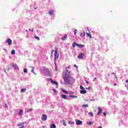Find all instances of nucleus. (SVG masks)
Listing matches in <instances>:
<instances>
[{
  "instance_id": "2",
  "label": "nucleus",
  "mask_w": 128,
  "mask_h": 128,
  "mask_svg": "<svg viewBox=\"0 0 128 128\" xmlns=\"http://www.w3.org/2000/svg\"><path fill=\"white\" fill-rule=\"evenodd\" d=\"M55 50H54V62H56V60H58V56H60V55L58 54V48H54Z\"/></svg>"
},
{
  "instance_id": "9",
  "label": "nucleus",
  "mask_w": 128,
  "mask_h": 128,
  "mask_svg": "<svg viewBox=\"0 0 128 128\" xmlns=\"http://www.w3.org/2000/svg\"><path fill=\"white\" fill-rule=\"evenodd\" d=\"M24 122H22V123H20L17 124V126H22L21 127H20V128H24Z\"/></svg>"
},
{
  "instance_id": "33",
  "label": "nucleus",
  "mask_w": 128,
  "mask_h": 128,
  "mask_svg": "<svg viewBox=\"0 0 128 128\" xmlns=\"http://www.w3.org/2000/svg\"><path fill=\"white\" fill-rule=\"evenodd\" d=\"M80 90H84V88L82 86H80Z\"/></svg>"
},
{
  "instance_id": "26",
  "label": "nucleus",
  "mask_w": 128,
  "mask_h": 128,
  "mask_svg": "<svg viewBox=\"0 0 128 128\" xmlns=\"http://www.w3.org/2000/svg\"><path fill=\"white\" fill-rule=\"evenodd\" d=\"M16 54V50H12L11 52V54Z\"/></svg>"
},
{
  "instance_id": "6",
  "label": "nucleus",
  "mask_w": 128,
  "mask_h": 128,
  "mask_svg": "<svg viewBox=\"0 0 128 128\" xmlns=\"http://www.w3.org/2000/svg\"><path fill=\"white\" fill-rule=\"evenodd\" d=\"M41 118L43 121H46L48 120V116L43 114Z\"/></svg>"
},
{
  "instance_id": "5",
  "label": "nucleus",
  "mask_w": 128,
  "mask_h": 128,
  "mask_svg": "<svg viewBox=\"0 0 128 128\" xmlns=\"http://www.w3.org/2000/svg\"><path fill=\"white\" fill-rule=\"evenodd\" d=\"M6 42L8 44V46H12V41L11 38H8Z\"/></svg>"
},
{
  "instance_id": "14",
  "label": "nucleus",
  "mask_w": 128,
  "mask_h": 128,
  "mask_svg": "<svg viewBox=\"0 0 128 128\" xmlns=\"http://www.w3.org/2000/svg\"><path fill=\"white\" fill-rule=\"evenodd\" d=\"M86 34L87 36L90 38V39L92 38V34L90 33H86Z\"/></svg>"
},
{
  "instance_id": "43",
  "label": "nucleus",
  "mask_w": 128,
  "mask_h": 128,
  "mask_svg": "<svg viewBox=\"0 0 128 128\" xmlns=\"http://www.w3.org/2000/svg\"><path fill=\"white\" fill-rule=\"evenodd\" d=\"M97 128H102V126H98Z\"/></svg>"
},
{
  "instance_id": "19",
  "label": "nucleus",
  "mask_w": 128,
  "mask_h": 128,
  "mask_svg": "<svg viewBox=\"0 0 128 128\" xmlns=\"http://www.w3.org/2000/svg\"><path fill=\"white\" fill-rule=\"evenodd\" d=\"M88 115L92 116V118L94 116V114L92 113V112H89Z\"/></svg>"
},
{
  "instance_id": "42",
  "label": "nucleus",
  "mask_w": 128,
  "mask_h": 128,
  "mask_svg": "<svg viewBox=\"0 0 128 128\" xmlns=\"http://www.w3.org/2000/svg\"><path fill=\"white\" fill-rule=\"evenodd\" d=\"M80 36H83L82 33L80 34Z\"/></svg>"
},
{
  "instance_id": "24",
  "label": "nucleus",
  "mask_w": 128,
  "mask_h": 128,
  "mask_svg": "<svg viewBox=\"0 0 128 128\" xmlns=\"http://www.w3.org/2000/svg\"><path fill=\"white\" fill-rule=\"evenodd\" d=\"M54 64L56 66L55 70L56 72H58V66L56 65V62H54Z\"/></svg>"
},
{
  "instance_id": "4",
  "label": "nucleus",
  "mask_w": 128,
  "mask_h": 128,
  "mask_svg": "<svg viewBox=\"0 0 128 128\" xmlns=\"http://www.w3.org/2000/svg\"><path fill=\"white\" fill-rule=\"evenodd\" d=\"M48 80H50V84H54L56 85V88L58 86V82L54 81V80H52V78H49Z\"/></svg>"
},
{
  "instance_id": "27",
  "label": "nucleus",
  "mask_w": 128,
  "mask_h": 128,
  "mask_svg": "<svg viewBox=\"0 0 128 128\" xmlns=\"http://www.w3.org/2000/svg\"><path fill=\"white\" fill-rule=\"evenodd\" d=\"M68 124H74V122H70V121H69L68 122Z\"/></svg>"
},
{
  "instance_id": "28",
  "label": "nucleus",
  "mask_w": 128,
  "mask_h": 128,
  "mask_svg": "<svg viewBox=\"0 0 128 128\" xmlns=\"http://www.w3.org/2000/svg\"><path fill=\"white\" fill-rule=\"evenodd\" d=\"M52 14H54V10H51L49 12V14L50 16H52Z\"/></svg>"
},
{
  "instance_id": "12",
  "label": "nucleus",
  "mask_w": 128,
  "mask_h": 128,
  "mask_svg": "<svg viewBox=\"0 0 128 128\" xmlns=\"http://www.w3.org/2000/svg\"><path fill=\"white\" fill-rule=\"evenodd\" d=\"M68 38V34H65L63 37L62 38V40H66Z\"/></svg>"
},
{
  "instance_id": "30",
  "label": "nucleus",
  "mask_w": 128,
  "mask_h": 128,
  "mask_svg": "<svg viewBox=\"0 0 128 128\" xmlns=\"http://www.w3.org/2000/svg\"><path fill=\"white\" fill-rule=\"evenodd\" d=\"M22 110H20L19 112V116H22Z\"/></svg>"
},
{
  "instance_id": "44",
  "label": "nucleus",
  "mask_w": 128,
  "mask_h": 128,
  "mask_svg": "<svg viewBox=\"0 0 128 128\" xmlns=\"http://www.w3.org/2000/svg\"><path fill=\"white\" fill-rule=\"evenodd\" d=\"M126 82H128V80H126Z\"/></svg>"
},
{
  "instance_id": "7",
  "label": "nucleus",
  "mask_w": 128,
  "mask_h": 128,
  "mask_svg": "<svg viewBox=\"0 0 128 128\" xmlns=\"http://www.w3.org/2000/svg\"><path fill=\"white\" fill-rule=\"evenodd\" d=\"M75 122H76V124H77V126H80V125L82 124V122L78 120H75Z\"/></svg>"
},
{
  "instance_id": "18",
  "label": "nucleus",
  "mask_w": 128,
  "mask_h": 128,
  "mask_svg": "<svg viewBox=\"0 0 128 128\" xmlns=\"http://www.w3.org/2000/svg\"><path fill=\"white\" fill-rule=\"evenodd\" d=\"M69 98H78V96L73 95L69 96Z\"/></svg>"
},
{
  "instance_id": "23",
  "label": "nucleus",
  "mask_w": 128,
  "mask_h": 128,
  "mask_svg": "<svg viewBox=\"0 0 128 128\" xmlns=\"http://www.w3.org/2000/svg\"><path fill=\"white\" fill-rule=\"evenodd\" d=\"M62 92H64V94H68V91L64 90V89H62Z\"/></svg>"
},
{
  "instance_id": "39",
  "label": "nucleus",
  "mask_w": 128,
  "mask_h": 128,
  "mask_svg": "<svg viewBox=\"0 0 128 128\" xmlns=\"http://www.w3.org/2000/svg\"><path fill=\"white\" fill-rule=\"evenodd\" d=\"M86 36V32H84L83 34V36Z\"/></svg>"
},
{
  "instance_id": "22",
  "label": "nucleus",
  "mask_w": 128,
  "mask_h": 128,
  "mask_svg": "<svg viewBox=\"0 0 128 128\" xmlns=\"http://www.w3.org/2000/svg\"><path fill=\"white\" fill-rule=\"evenodd\" d=\"M62 124L64 126H66V120H62Z\"/></svg>"
},
{
  "instance_id": "31",
  "label": "nucleus",
  "mask_w": 128,
  "mask_h": 128,
  "mask_svg": "<svg viewBox=\"0 0 128 128\" xmlns=\"http://www.w3.org/2000/svg\"><path fill=\"white\" fill-rule=\"evenodd\" d=\"M24 72L25 74L28 73V69H24Z\"/></svg>"
},
{
  "instance_id": "10",
  "label": "nucleus",
  "mask_w": 128,
  "mask_h": 128,
  "mask_svg": "<svg viewBox=\"0 0 128 128\" xmlns=\"http://www.w3.org/2000/svg\"><path fill=\"white\" fill-rule=\"evenodd\" d=\"M78 58L82 60V58H84V53H81L79 54L78 56Z\"/></svg>"
},
{
  "instance_id": "1",
  "label": "nucleus",
  "mask_w": 128,
  "mask_h": 128,
  "mask_svg": "<svg viewBox=\"0 0 128 128\" xmlns=\"http://www.w3.org/2000/svg\"><path fill=\"white\" fill-rule=\"evenodd\" d=\"M64 84H70V74H65L64 76L63 77Z\"/></svg>"
},
{
  "instance_id": "41",
  "label": "nucleus",
  "mask_w": 128,
  "mask_h": 128,
  "mask_svg": "<svg viewBox=\"0 0 128 128\" xmlns=\"http://www.w3.org/2000/svg\"><path fill=\"white\" fill-rule=\"evenodd\" d=\"M104 116H106V114H107V113H106V112H104Z\"/></svg>"
},
{
  "instance_id": "16",
  "label": "nucleus",
  "mask_w": 128,
  "mask_h": 128,
  "mask_svg": "<svg viewBox=\"0 0 128 128\" xmlns=\"http://www.w3.org/2000/svg\"><path fill=\"white\" fill-rule=\"evenodd\" d=\"M61 98H64V100H67V98H66V96L64 94L61 95Z\"/></svg>"
},
{
  "instance_id": "8",
  "label": "nucleus",
  "mask_w": 128,
  "mask_h": 128,
  "mask_svg": "<svg viewBox=\"0 0 128 128\" xmlns=\"http://www.w3.org/2000/svg\"><path fill=\"white\" fill-rule=\"evenodd\" d=\"M11 66H12V68H15V70H19V68H18V66L17 65H16V64H14V63H12V64H11Z\"/></svg>"
},
{
  "instance_id": "38",
  "label": "nucleus",
  "mask_w": 128,
  "mask_h": 128,
  "mask_svg": "<svg viewBox=\"0 0 128 128\" xmlns=\"http://www.w3.org/2000/svg\"><path fill=\"white\" fill-rule=\"evenodd\" d=\"M53 92H56V89H53Z\"/></svg>"
},
{
  "instance_id": "32",
  "label": "nucleus",
  "mask_w": 128,
  "mask_h": 128,
  "mask_svg": "<svg viewBox=\"0 0 128 128\" xmlns=\"http://www.w3.org/2000/svg\"><path fill=\"white\" fill-rule=\"evenodd\" d=\"M36 40H40V38L38 36H35Z\"/></svg>"
},
{
  "instance_id": "29",
  "label": "nucleus",
  "mask_w": 128,
  "mask_h": 128,
  "mask_svg": "<svg viewBox=\"0 0 128 128\" xmlns=\"http://www.w3.org/2000/svg\"><path fill=\"white\" fill-rule=\"evenodd\" d=\"M77 32H78V30L74 29V34H76Z\"/></svg>"
},
{
  "instance_id": "40",
  "label": "nucleus",
  "mask_w": 128,
  "mask_h": 128,
  "mask_svg": "<svg viewBox=\"0 0 128 128\" xmlns=\"http://www.w3.org/2000/svg\"><path fill=\"white\" fill-rule=\"evenodd\" d=\"M86 84H90V82H88V81H86Z\"/></svg>"
},
{
  "instance_id": "50",
  "label": "nucleus",
  "mask_w": 128,
  "mask_h": 128,
  "mask_svg": "<svg viewBox=\"0 0 128 128\" xmlns=\"http://www.w3.org/2000/svg\"><path fill=\"white\" fill-rule=\"evenodd\" d=\"M95 80H96V78H95Z\"/></svg>"
},
{
  "instance_id": "3",
  "label": "nucleus",
  "mask_w": 128,
  "mask_h": 128,
  "mask_svg": "<svg viewBox=\"0 0 128 128\" xmlns=\"http://www.w3.org/2000/svg\"><path fill=\"white\" fill-rule=\"evenodd\" d=\"M72 48H76V46H78V48H84V45L78 44L76 43V42H74L72 44Z\"/></svg>"
},
{
  "instance_id": "35",
  "label": "nucleus",
  "mask_w": 128,
  "mask_h": 128,
  "mask_svg": "<svg viewBox=\"0 0 128 128\" xmlns=\"http://www.w3.org/2000/svg\"><path fill=\"white\" fill-rule=\"evenodd\" d=\"M74 66L76 68H78V66H76V64H74Z\"/></svg>"
},
{
  "instance_id": "47",
  "label": "nucleus",
  "mask_w": 128,
  "mask_h": 128,
  "mask_svg": "<svg viewBox=\"0 0 128 128\" xmlns=\"http://www.w3.org/2000/svg\"><path fill=\"white\" fill-rule=\"evenodd\" d=\"M31 30L32 32H34V29H32Z\"/></svg>"
},
{
  "instance_id": "48",
  "label": "nucleus",
  "mask_w": 128,
  "mask_h": 128,
  "mask_svg": "<svg viewBox=\"0 0 128 128\" xmlns=\"http://www.w3.org/2000/svg\"><path fill=\"white\" fill-rule=\"evenodd\" d=\"M54 52V50L52 51V53Z\"/></svg>"
},
{
  "instance_id": "11",
  "label": "nucleus",
  "mask_w": 128,
  "mask_h": 128,
  "mask_svg": "<svg viewBox=\"0 0 128 128\" xmlns=\"http://www.w3.org/2000/svg\"><path fill=\"white\" fill-rule=\"evenodd\" d=\"M102 112V109L101 108H98V115L100 116V113Z\"/></svg>"
},
{
  "instance_id": "46",
  "label": "nucleus",
  "mask_w": 128,
  "mask_h": 128,
  "mask_svg": "<svg viewBox=\"0 0 128 128\" xmlns=\"http://www.w3.org/2000/svg\"><path fill=\"white\" fill-rule=\"evenodd\" d=\"M112 74H114V76H116V74H114V73H112Z\"/></svg>"
},
{
  "instance_id": "49",
  "label": "nucleus",
  "mask_w": 128,
  "mask_h": 128,
  "mask_svg": "<svg viewBox=\"0 0 128 128\" xmlns=\"http://www.w3.org/2000/svg\"><path fill=\"white\" fill-rule=\"evenodd\" d=\"M90 88H88V89L90 90Z\"/></svg>"
},
{
  "instance_id": "15",
  "label": "nucleus",
  "mask_w": 128,
  "mask_h": 128,
  "mask_svg": "<svg viewBox=\"0 0 128 128\" xmlns=\"http://www.w3.org/2000/svg\"><path fill=\"white\" fill-rule=\"evenodd\" d=\"M50 128H56V124H53L50 125Z\"/></svg>"
},
{
  "instance_id": "25",
  "label": "nucleus",
  "mask_w": 128,
  "mask_h": 128,
  "mask_svg": "<svg viewBox=\"0 0 128 128\" xmlns=\"http://www.w3.org/2000/svg\"><path fill=\"white\" fill-rule=\"evenodd\" d=\"M88 104L82 105V108H88Z\"/></svg>"
},
{
  "instance_id": "45",
  "label": "nucleus",
  "mask_w": 128,
  "mask_h": 128,
  "mask_svg": "<svg viewBox=\"0 0 128 128\" xmlns=\"http://www.w3.org/2000/svg\"><path fill=\"white\" fill-rule=\"evenodd\" d=\"M114 86H116V83H114Z\"/></svg>"
},
{
  "instance_id": "13",
  "label": "nucleus",
  "mask_w": 128,
  "mask_h": 128,
  "mask_svg": "<svg viewBox=\"0 0 128 128\" xmlns=\"http://www.w3.org/2000/svg\"><path fill=\"white\" fill-rule=\"evenodd\" d=\"M80 94H86V90H81L80 91Z\"/></svg>"
},
{
  "instance_id": "36",
  "label": "nucleus",
  "mask_w": 128,
  "mask_h": 128,
  "mask_svg": "<svg viewBox=\"0 0 128 128\" xmlns=\"http://www.w3.org/2000/svg\"><path fill=\"white\" fill-rule=\"evenodd\" d=\"M68 68H70V66H68V67H66V70H68Z\"/></svg>"
},
{
  "instance_id": "34",
  "label": "nucleus",
  "mask_w": 128,
  "mask_h": 128,
  "mask_svg": "<svg viewBox=\"0 0 128 128\" xmlns=\"http://www.w3.org/2000/svg\"><path fill=\"white\" fill-rule=\"evenodd\" d=\"M68 70L67 69H66V71L65 74H68Z\"/></svg>"
},
{
  "instance_id": "21",
  "label": "nucleus",
  "mask_w": 128,
  "mask_h": 128,
  "mask_svg": "<svg viewBox=\"0 0 128 128\" xmlns=\"http://www.w3.org/2000/svg\"><path fill=\"white\" fill-rule=\"evenodd\" d=\"M30 68H32V72H33V74L34 73V70H36V68L34 67V66H30Z\"/></svg>"
},
{
  "instance_id": "20",
  "label": "nucleus",
  "mask_w": 128,
  "mask_h": 128,
  "mask_svg": "<svg viewBox=\"0 0 128 128\" xmlns=\"http://www.w3.org/2000/svg\"><path fill=\"white\" fill-rule=\"evenodd\" d=\"M26 92V88H22L20 90L21 92Z\"/></svg>"
},
{
  "instance_id": "17",
  "label": "nucleus",
  "mask_w": 128,
  "mask_h": 128,
  "mask_svg": "<svg viewBox=\"0 0 128 128\" xmlns=\"http://www.w3.org/2000/svg\"><path fill=\"white\" fill-rule=\"evenodd\" d=\"M87 124H88V126H92V124H94V122H87Z\"/></svg>"
},
{
  "instance_id": "37",
  "label": "nucleus",
  "mask_w": 128,
  "mask_h": 128,
  "mask_svg": "<svg viewBox=\"0 0 128 128\" xmlns=\"http://www.w3.org/2000/svg\"><path fill=\"white\" fill-rule=\"evenodd\" d=\"M32 108H30L28 110V112H32Z\"/></svg>"
}]
</instances>
